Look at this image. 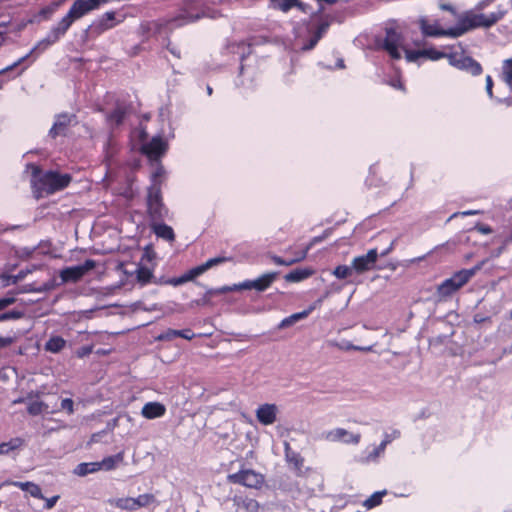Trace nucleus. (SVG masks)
I'll use <instances>...</instances> for the list:
<instances>
[{
    "instance_id": "obj_1",
    "label": "nucleus",
    "mask_w": 512,
    "mask_h": 512,
    "mask_svg": "<svg viewBox=\"0 0 512 512\" xmlns=\"http://www.w3.org/2000/svg\"><path fill=\"white\" fill-rule=\"evenodd\" d=\"M507 12V8L499 5L494 12L489 14H477L474 11H465L458 16L457 25L449 29H442L437 23L430 24L425 19L420 20V27L422 33L426 36L458 38L476 28L492 27L502 20Z\"/></svg>"
},
{
    "instance_id": "obj_2",
    "label": "nucleus",
    "mask_w": 512,
    "mask_h": 512,
    "mask_svg": "<svg viewBox=\"0 0 512 512\" xmlns=\"http://www.w3.org/2000/svg\"><path fill=\"white\" fill-rule=\"evenodd\" d=\"M105 1L106 0H76L70 7L67 14L57 23L56 26H54L50 30V32L47 34L45 38L38 41L26 56L20 58L11 66H8L5 69L1 70L0 74L6 71H10L13 68L17 67L33 53H42L43 51L48 49L51 45L58 42L60 38L65 35V33L68 31V29L74 21L82 18L90 11L97 9Z\"/></svg>"
},
{
    "instance_id": "obj_3",
    "label": "nucleus",
    "mask_w": 512,
    "mask_h": 512,
    "mask_svg": "<svg viewBox=\"0 0 512 512\" xmlns=\"http://www.w3.org/2000/svg\"><path fill=\"white\" fill-rule=\"evenodd\" d=\"M105 1L106 0H76L70 7L67 14L57 23L56 26H54L50 30V32L47 34L45 38L38 41L26 56L20 58L11 66H8L5 69L1 70L0 74L6 71H10L13 68L17 67L33 53H42L43 51L48 49L51 45L58 42L60 38L65 35V33L68 31V29L74 21L82 18L90 11L97 9Z\"/></svg>"
},
{
    "instance_id": "obj_4",
    "label": "nucleus",
    "mask_w": 512,
    "mask_h": 512,
    "mask_svg": "<svg viewBox=\"0 0 512 512\" xmlns=\"http://www.w3.org/2000/svg\"><path fill=\"white\" fill-rule=\"evenodd\" d=\"M28 169L31 170V184L37 197L62 190L67 187L71 181L69 174H61L54 171L42 173L40 169L33 164L29 165Z\"/></svg>"
},
{
    "instance_id": "obj_5",
    "label": "nucleus",
    "mask_w": 512,
    "mask_h": 512,
    "mask_svg": "<svg viewBox=\"0 0 512 512\" xmlns=\"http://www.w3.org/2000/svg\"><path fill=\"white\" fill-rule=\"evenodd\" d=\"M486 263V260L479 262L471 269H464L456 272L451 278L442 282L436 291L438 300H445L453 293L464 286Z\"/></svg>"
},
{
    "instance_id": "obj_6",
    "label": "nucleus",
    "mask_w": 512,
    "mask_h": 512,
    "mask_svg": "<svg viewBox=\"0 0 512 512\" xmlns=\"http://www.w3.org/2000/svg\"><path fill=\"white\" fill-rule=\"evenodd\" d=\"M379 47L383 48L391 58L400 59L404 50V37L393 27L385 29V37L378 41Z\"/></svg>"
},
{
    "instance_id": "obj_7",
    "label": "nucleus",
    "mask_w": 512,
    "mask_h": 512,
    "mask_svg": "<svg viewBox=\"0 0 512 512\" xmlns=\"http://www.w3.org/2000/svg\"><path fill=\"white\" fill-rule=\"evenodd\" d=\"M227 260L228 259L225 257L211 258V259L207 260L205 263L190 269L189 271L184 273L182 276H180L178 278L169 279L165 283L172 285V286H179L186 282L193 281L196 277L202 275L207 270H209L217 265H220V264L226 262Z\"/></svg>"
},
{
    "instance_id": "obj_8",
    "label": "nucleus",
    "mask_w": 512,
    "mask_h": 512,
    "mask_svg": "<svg viewBox=\"0 0 512 512\" xmlns=\"http://www.w3.org/2000/svg\"><path fill=\"white\" fill-rule=\"evenodd\" d=\"M147 209L153 221L162 220L167 215V209L161 199V190L157 186L148 190Z\"/></svg>"
},
{
    "instance_id": "obj_9",
    "label": "nucleus",
    "mask_w": 512,
    "mask_h": 512,
    "mask_svg": "<svg viewBox=\"0 0 512 512\" xmlns=\"http://www.w3.org/2000/svg\"><path fill=\"white\" fill-rule=\"evenodd\" d=\"M229 480L233 483L241 484L248 488L259 489L264 483V476L254 470H241L238 473L229 475Z\"/></svg>"
},
{
    "instance_id": "obj_10",
    "label": "nucleus",
    "mask_w": 512,
    "mask_h": 512,
    "mask_svg": "<svg viewBox=\"0 0 512 512\" xmlns=\"http://www.w3.org/2000/svg\"><path fill=\"white\" fill-rule=\"evenodd\" d=\"M322 437L328 442H341L348 445H358L361 441L360 433H353L340 427L324 432Z\"/></svg>"
},
{
    "instance_id": "obj_11",
    "label": "nucleus",
    "mask_w": 512,
    "mask_h": 512,
    "mask_svg": "<svg viewBox=\"0 0 512 512\" xmlns=\"http://www.w3.org/2000/svg\"><path fill=\"white\" fill-rule=\"evenodd\" d=\"M447 59L450 65L460 70H465L472 75H479L482 72L481 65L471 57L448 53Z\"/></svg>"
},
{
    "instance_id": "obj_12",
    "label": "nucleus",
    "mask_w": 512,
    "mask_h": 512,
    "mask_svg": "<svg viewBox=\"0 0 512 512\" xmlns=\"http://www.w3.org/2000/svg\"><path fill=\"white\" fill-rule=\"evenodd\" d=\"M95 261L86 260L82 265L65 268L61 271L60 277L64 282H77L88 271L95 267Z\"/></svg>"
},
{
    "instance_id": "obj_13",
    "label": "nucleus",
    "mask_w": 512,
    "mask_h": 512,
    "mask_svg": "<svg viewBox=\"0 0 512 512\" xmlns=\"http://www.w3.org/2000/svg\"><path fill=\"white\" fill-rule=\"evenodd\" d=\"M377 259V249H370L365 255L355 257L351 264L355 273L362 274L372 270L375 267Z\"/></svg>"
},
{
    "instance_id": "obj_14",
    "label": "nucleus",
    "mask_w": 512,
    "mask_h": 512,
    "mask_svg": "<svg viewBox=\"0 0 512 512\" xmlns=\"http://www.w3.org/2000/svg\"><path fill=\"white\" fill-rule=\"evenodd\" d=\"M279 409L275 404L260 405L255 412L257 420L263 425H272L277 420Z\"/></svg>"
},
{
    "instance_id": "obj_15",
    "label": "nucleus",
    "mask_w": 512,
    "mask_h": 512,
    "mask_svg": "<svg viewBox=\"0 0 512 512\" xmlns=\"http://www.w3.org/2000/svg\"><path fill=\"white\" fill-rule=\"evenodd\" d=\"M167 144L160 137H154L149 143L143 146L144 153L151 159L157 160L166 151Z\"/></svg>"
},
{
    "instance_id": "obj_16",
    "label": "nucleus",
    "mask_w": 512,
    "mask_h": 512,
    "mask_svg": "<svg viewBox=\"0 0 512 512\" xmlns=\"http://www.w3.org/2000/svg\"><path fill=\"white\" fill-rule=\"evenodd\" d=\"M166 413V407L160 402H148L141 410V415L146 419L160 418Z\"/></svg>"
},
{
    "instance_id": "obj_17",
    "label": "nucleus",
    "mask_w": 512,
    "mask_h": 512,
    "mask_svg": "<svg viewBox=\"0 0 512 512\" xmlns=\"http://www.w3.org/2000/svg\"><path fill=\"white\" fill-rule=\"evenodd\" d=\"M233 503L238 510L242 509L246 512H260L261 510V504L253 498L235 496L233 498Z\"/></svg>"
},
{
    "instance_id": "obj_18",
    "label": "nucleus",
    "mask_w": 512,
    "mask_h": 512,
    "mask_svg": "<svg viewBox=\"0 0 512 512\" xmlns=\"http://www.w3.org/2000/svg\"><path fill=\"white\" fill-rule=\"evenodd\" d=\"M73 115L70 114H60L56 117L55 122L50 129V136L55 138L64 133L68 125L72 122Z\"/></svg>"
},
{
    "instance_id": "obj_19",
    "label": "nucleus",
    "mask_w": 512,
    "mask_h": 512,
    "mask_svg": "<svg viewBox=\"0 0 512 512\" xmlns=\"http://www.w3.org/2000/svg\"><path fill=\"white\" fill-rule=\"evenodd\" d=\"M107 503L122 511H136L134 497H117L108 499Z\"/></svg>"
},
{
    "instance_id": "obj_20",
    "label": "nucleus",
    "mask_w": 512,
    "mask_h": 512,
    "mask_svg": "<svg viewBox=\"0 0 512 512\" xmlns=\"http://www.w3.org/2000/svg\"><path fill=\"white\" fill-rule=\"evenodd\" d=\"M278 277V272H269L253 280L254 289L261 292L266 290Z\"/></svg>"
},
{
    "instance_id": "obj_21",
    "label": "nucleus",
    "mask_w": 512,
    "mask_h": 512,
    "mask_svg": "<svg viewBox=\"0 0 512 512\" xmlns=\"http://www.w3.org/2000/svg\"><path fill=\"white\" fill-rule=\"evenodd\" d=\"M314 270L311 268L295 269L284 276L287 282L297 283L301 282L314 274Z\"/></svg>"
},
{
    "instance_id": "obj_22",
    "label": "nucleus",
    "mask_w": 512,
    "mask_h": 512,
    "mask_svg": "<svg viewBox=\"0 0 512 512\" xmlns=\"http://www.w3.org/2000/svg\"><path fill=\"white\" fill-rule=\"evenodd\" d=\"M124 460V453L120 452L116 455L108 456L104 458L102 461H99L100 470L111 471L115 469L118 465H120Z\"/></svg>"
},
{
    "instance_id": "obj_23",
    "label": "nucleus",
    "mask_w": 512,
    "mask_h": 512,
    "mask_svg": "<svg viewBox=\"0 0 512 512\" xmlns=\"http://www.w3.org/2000/svg\"><path fill=\"white\" fill-rule=\"evenodd\" d=\"M8 483L22 489L23 491H27L34 498L44 499V496L41 492L40 487L33 482L14 481V482H8Z\"/></svg>"
},
{
    "instance_id": "obj_24",
    "label": "nucleus",
    "mask_w": 512,
    "mask_h": 512,
    "mask_svg": "<svg viewBox=\"0 0 512 512\" xmlns=\"http://www.w3.org/2000/svg\"><path fill=\"white\" fill-rule=\"evenodd\" d=\"M275 8L283 12H288L292 7H298L300 10L305 11L306 5L299 0H271Z\"/></svg>"
},
{
    "instance_id": "obj_25",
    "label": "nucleus",
    "mask_w": 512,
    "mask_h": 512,
    "mask_svg": "<svg viewBox=\"0 0 512 512\" xmlns=\"http://www.w3.org/2000/svg\"><path fill=\"white\" fill-rule=\"evenodd\" d=\"M152 229L154 231V233L158 236V237H161L165 240H168V241H172L174 240V232H173V229L166 225V224H163V223H153L152 225Z\"/></svg>"
},
{
    "instance_id": "obj_26",
    "label": "nucleus",
    "mask_w": 512,
    "mask_h": 512,
    "mask_svg": "<svg viewBox=\"0 0 512 512\" xmlns=\"http://www.w3.org/2000/svg\"><path fill=\"white\" fill-rule=\"evenodd\" d=\"M97 471H100L98 462H89L78 464L74 468L73 473L77 476L83 477L90 473H95Z\"/></svg>"
},
{
    "instance_id": "obj_27",
    "label": "nucleus",
    "mask_w": 512,
    "mask_h": 512,
    "mask_svg": "<svg viewBox=\"0 0 512 512\" xmlns=\"http://www.w3.org/2000/svg\"><path fill=\"white\" fill-rule=\"evenodd\" d=\"M328 28H329V22H327V21L321 22L319 24V26L317 27L314 35L310 39L309 44L305 45L303 47V49L304 50L312 49L317 44V42L321 39V37L327 32Z\"/></svg>"
},
{
    "instance_id": "obj_28",
    "label": "nucleus",
    "mask_w": 512,
    "mask_h": 512,
    "mask_svg": "<svg viewBox=\"0 0 512 512\" xmlns=\"http://www.w3.org/2000/svg\"><path fill=\"white\" fill-rule=\"evenodd\" d=\"M66 345V341L60 336H52L45 344V350L51 353L60 352Z\"/></svg>"
},
{
    "instance_id": "obj_29",
    "label": "nucleus",
    "mask_w": 512,
    "mask_h": 512,
    "mask_svg": "<svg viewBox=\"0 0 512 512\" xmlns=\"http://www.w3.org/2000/svg\"><path fill=\"white\" fill-rule=\"evenodd\" d=\"M310 313H311V309H306L302 312L294 313V314L290 315L289 317L283 319L279 325V328H286V327L292 326L297 321L306 318Z\"/></svg>"
},
{
    "instance_id": "obj_30",
    "label": "nucleus",
    "mask_w": 512,
    "mask_h": 512,
    "mask_svg": "<svg viewBox=\"0 0 512 512\" xmlns=\"http://www.w3.org/2000/svg\"><path fill=\"white\" fill-rule=\"evenodd\" d=\"M501 78L512 90V58L503 61Z\"/></svg>"
},
{
    "instance_id": "obj_31",
    "label": "nucleus",
    "mask_w": 512,
    "mask_h": 512,
    "mask_svg": "<svg viewBox=\"0 0 512 512\" xmlns=\"http://www.w3.org/2000/svg\"><path fill=\"white\" fill-rule=\"evenodd\" d=\"M385 447L380 443L378 446L373 447L372 451L369 452L361 461L363 463H375L385 453Z\"/></svg>"
},
{
    "instance_id": "obj_32",
    "label": "nucleus",
    "mask_w": 512,
    "mask_h": 512,
    "mask_svg": "<svg viewBox=\"0 0 512 512\" xmlns=\"http://www.w3.org/2000/svg\"><path fill=\"white\" fill-rule=\"evenodd\" d=\"M203 17L202 14H191L188 12H184L180 14L178 17H176L173 21L176 23L177 26H182L189 23H194L201 19Z\"/></svg>"
},
{
    "instance_id": "obj_33",
    "label": "nucleus",
    "mask_w": 512,
    "mask_h": 512,
    "mask_svg": "<svg viewBox=\"0 0 512 512\" xmlns=\"http://www.w3.org/2000/svg\"><path fill=\"white\" fill-rule=\"evenodd\" d=\"M156 501L155 496L150 493L141 494L137 497H134V503L136 510L147 507L150 504L154 503Z\"/></svg>"
},
{
    "instance_id": "obj_34",
    "label": "nucleus",
    "mask_w": 512,
    "mask_h": 512,
    "mask_svg": "<svg viewBox=\"0 0 512 512\" xmlns=\"http://www.w3.org/2000/svg\"><path fill=\"white\" fill-rule=\"evenodd\" d=\"M386 490L377 491L373 493L368 499L363 502V506L367 509H372L382 502V498L386 495Z\"/></svg>"
},
{
    "instance_id": "obj_35",
    "label": "nucleus",
    "mask_w": 512,
    "mask_h": 512,
    "mask_svg": "<svg viewBox=\"0 0 512 512\" xmlns=\"http://www.w3.org/2000/svg\"><path fill=\"white\" fill-rule=\"evenodd\" d=\"M23 441L20 438H14L10 440L9 442H4L0 444V455H6L10 451H13L20 446H22Z\"/></svg>"
},
{
    "instance_id": "obj_36",
    "label": "nucleus",
    "mask_w": 512,
    "mask_h": 512,
    "mask_svg": "<svg viewBox=\"0 0 512 512\" xmlns=\"http://www.w3.org/2000/svg\"><path fill=\"white\" fill-rule=\"evenodd\" d=\"M125 114L126 108L124 106L118 105L115 110L108 116V121L118 125L123 121Z\"/></svg>"
},
{
    "instance_id": "obj_37",
    "label": "nucleus",
    "mask_w": 512,
    "mask_h": 512,
    "mask_svg": "<svg viewBox=\"0 0 512 512\" xmlns=\"http://www.w3.org/2000/svg\"><path fill=\"white\" fill-rule=\"evenodd\" d=\"M354 269L351 266L339 265L333 270V275L338 279H345L352 275Z\"/></svg>"
},
{
    "instance_id": "obj_38",
    "label": "nucleus",
    "mask_w": 512,
    "mask_h": 512,
    "mask_svg": "<svg viewBox=\"0 0 512 512\" xmlns=\"http://www.w3.org/2000/svg\"><path fill=\"white\" fill-rule=\"evenodd\" d=\"M163 176H164L163 167L160 165H157L155 168V171L152 172V174H151V186L150 187L157 186L158 188L161 189V183H162Z\"/></svg>"
},
{
    "instance_id": "obj_39",
    "label": "nucleus",
    "mask_w": 512,
    "mask_h": 512,
    "mask_svg": "<svg viewBox=\"0 0 512 512\" xmlns=\"http://www.w3.org/2000/svg\"><path fill=\"white\" fill-rule=\"evenodd\" d=\"M448 53L438 51L435 48L423 49V57L436 61L442 58H447Z\"/></svg>"
},
{
    "instance_id": "obj_40",
    "label": "nucleus",
    "mask_w": 512,
    "mask_h": 512,
    "mask_svg": "<svg viewBox=\"0 0 512 512\" xmlns=\"http://www.w3.org/2000/svg\"><path fill=\"white\" fill-rule=\"evenodd\" d=\"M213 296H216L213 288H208L204 296L201 299L194 300L192 304H195L197 306L211 305V298Z\"/></svg>"
},
{
    "instance_id": "obj_41",
    "label": "nucleus",
    "mask_w": 512,
    "mask_h": 512,
    "mask_svg": "<svg viewBox=\"0 0 512 512\" xmlns=\"http://www.w3.org/2000/svg\"><path fill=\"white\" fill-rule=\"evenodd\" d=\"M115 19V13L114 12H106L101 19L99 20V25L103 29H110L114 26L112 21Z\"/></svg>"
},
{
    "instance_id": "obj_42",
    "label": "nucleus",
    "mask_w": 512,
    "mask_h": 512,
    "mask_svg": "<svg viewBox=\"0 0 512 512\" xmlns=\"http://www.w3.org/2000/svg\"><path fill=\"white\" fill-rule=\"evenodd\" d=\"M152 278V272L145 267H141L137 270V280L142 283L146 284L150 281Z\"/></svg>"
},
{
    "instance_id": "obj_43",
    "label": "nucleus",
    "mask_w": 512,
    "mask_h": 512,
    "mask_svg": "<svg viewBox=\"0 0 512 512\" xmlns=\"http://www.w3.org/2000/svg\"><path fill=\"white\" fill-rule=\"evenodd\" d=\"M46 408H47V406L43 402L34 401L29 404L28 412L31 415H38V414L42 413Z\"/></svg>"
},
{
    "instance_id": "obj_44",
    "label": "nucleus",
    "mask_w": 512,
    "mask_h": 512,
    "mask_svg": "<svg viewBox=\"0 0 512 512\" xmlns=\"http://www.w3.org/2000/svg\"><path fill=\"white\" fill-rule=\"evenodd\" d=\"M180 330H174V329H168L167 331L161 333L159 336H157V340L160 341H170L173 340L175 337H179Z\"/></svg>"
},
{
    "instance_id": "obj_45",
    "label": "nucleus",
    "mask_w": 512,
    "mask_h": 512,
    "mask_svg": "<svg viewBox=\"0 0 512 512\" xmlns=\"http://www.w3.org/2000/svg\"><path fill=\"white\" fill-rule=\"evenodd\" d=\"M403 52L405 53V58L408 62H415L420 57H423V50H408L406 47L404 48Z\"/></svg>"
},
{
    "instance_id": "obj_46",
    "label": "nucleus",
    "mask_w": 512,
    "mask_h": 512,
    "mask_svg": "<svg viewBox=\"0 0 512 512\" xmlns=\"http://www.w3.org/2000/svg\"><path fill=\"white\" fill-rule=\"evenodd\" d=\"M401 433L399 430H393L391 433H385L381 444L386 448L393 440L398 439Z\"/></svg>"
},
{
    "instance_id": "obj_47",
    "label": "nucleus",
    "mask_w": 512,
    "mask_h": 512,
    "mask_svg": "<svg viewBox=\"0 0 512 512\" xmlns=\"http://www.w3.org/2000/svg\"><path fill=\"white\" fill-rule=\"evenodd\" d=\"M56 9H57V4L47 6L43 9H41V11L39 12V16L42 17L43 19L47 20L54 14Z\"/></svg>"
},
{
    "instance_id": "obj_48",
    "label": "nucleus",
    "mask_w": 512,
    "mask_h": 512,
    "mask_svg": "<svg viewBox=\"0 0 512 512\" xmlns=\"http://www.w3.org/2000/svg\"><path fill=\"white\" fill-rule=\"evenodd\" d=\"M493 2L494 0H481L475 5L474 9H471L470 11H474L477 14H482L481 11L490 6Z\"/></svg>"
},
{
    "instance_id": "obj_49",
    "label": "nucleus",
    "mask_w": 512,
    "mask_h": 512,
    "mask_svg": "<svg viewBox=\"0 0 512 512\" xmlns=\"http://www.w3.org/2000/svg\"><path fill=\"white\" fill-rule=\"evenodd\" d=\"M73 406H74L73 400L70 398H65L61 401V408L63 410H66L69 414L73 413V411H74Z\"/></svg>"
},
{
    "instance_id": "obj_50",
    "label": "nucleus",
    "mask_w": 512,
    "mask_h": 512,
    "mask_svg": "<svg viewBox=\"0 0 512 512\" xmlns=\"http://www.w3.org/2000/svg\"><path fill=\"white\" fill-rule=\"evenodd\" d=\"M271 260H272L276 265L291 266V265L295 264V261H291V259H289V260H284V259H282L281 257L276 256V255H272V256H271Z\"/></svg>"
},
{
    "instance_id": "obj_51",
    "label": "nucleus",
    "mask_w": 512,
    "mask_h": 512,
    "mask_svg": "<svg viewBox=\"0 0 512 512\" xmlns=\"http://www.w3.org/2000/svg\"><path fill=\"white\" fill-rule=\"evenodd\" d=\"M235 291L238 290H246V289H254L253 280H246L239 284H234Z\"/></svg>"
},
{
    "instance_id": "obj_52",
    "label": "nucleus",
    "mask_w": 512,
    "mask_h": 512,
    "mask_svg": "<svg viewBox=\"0 0 512 512\" xmlns=\"http://www.w3.org/2000/svg\"><path fill=\"white\" fill-rule=\"evenodd\" d=\"M486 92L489 98H493V80L491 76H486Z\"/></svg>"
},
{
    "instance_id": "obj_53",
    "label": "nucleus",
    "mask_w": 512,
    "mask_h": 512,
    "mask_svg": "<svg viewBox=\"0 0 512 512\" xmlns=\"http://www.w3.org/2000/svg\"><path fill=\"white\" fill-rule=\"evenodd\" d=\"M213 290L215 292V295H219V294H224V293H228V292H233V291H235V287H234V285L222 286L219 288H213Z\"/></svg>"
},
{
    "instance_id": "obj_54",
    "label": "nucleus",
    "mask_w": 512,
    "mask_h": 512,
    "mask_svg": "<svg viewBox=\"0 0 512 512\" xmlns=\"http://www.w3.org/2000/svg\"><path fill=\"white\" fill-rule=\"evenodd\" d=\"M475 230H477L478 232L482 233V234H490L492 233V229L490 226L488 225H485V224H476L475 227H474Z\"/></svg>"
},
{
    "instance_id": "obj_55",
    "label": "nucleus",
    "mask_w": 512,
    "mask_h": 512,
    "mask_svg": "<svg viewBox=\"0 0 512 512\" xmlns=\"http://www.w3.org/2000/svg\"><path fill=\"white\" fill-rule=\"evenodd\" d=\"M15 302L14 297H5L0 299V311L5 309L6 307L12 305Z\"/></svg>"
},
{
    "instance_id": "obj_56",
    "label": "nucleus",
    "mask_w": 512,
    "mask_h": 512,
    "mask_svg": "<svg viewBox=\"0 0 512 512\" xmlns=\"http://www.w3.org/2000/svg\"><path fill=\"white\" fill-rule=\"evenodd\" d=\"M58 499H59V496H58V495L53 496V497H51V498H45V497H44V499H43V500H45V502H46V503H45V508H46V509H48V510H49V509H52V508L55 506V504H56V502L58 501Z\"/></svg>"
},
{
    "instance_id": "obj_57",
    "label": "nucleus",
    "mask_w": 512,
    "mask_h": 512,
    "mask_svg": "<svg viewBox=\"0 0 512 512\" xmlns=\"http://www.w3.org/2000/svg\"><path fill=\"white\" fill-rule=\"evenodd\" d=\"M6 321L20 319L23 314L19 311H9L5 313Z\"/></svg>"
},
{
    "instance_id": "obj_58",
    "label": "nucleus",
    "mask_w": 512,
    "mask_h": 512,
    "mask_svg": "<svg viewBox=\"0 0 512 512\" xmlns=\"http://www.w3.org/2000/svg\"><path fill=\"white\" fill-rule=\"evenodd\" d=\"M311 246H312V244H309L304 251L298 253L297 257L291 259V261H295V263H298V262L304 260L307 257L308 250L311 248Z\"/></svg>"
},
{
    "instance_id": "obj_59",
    "label": "nucleus",
    "mask_w": 512,
    "mask_h": 512,
    "mask_svg": "<svg viewBox=\"0 0 512 512\" xmlns=\"http://www.w3.org/2000/svg\"><path fill=\"white\" fill-rule=\"evenodd\" d=\"M178 336L182 337L184 339H187V340H191L195 335L191 330L186 329V330H180V334Z\"/></svg>"
},
{
    "instance_id": "obj_60",
    "label": "nucleus",
    "mask_w": 512,
    "mask_h": 512,
    "mask_svg": "<svg viewBox=\"0 0 512 512\" xmlns=\"http://www.w3.org/2000/svg\"><path fill=\"white\" fill-rule=\"evenodd\" d=\"M13 339L10 337H0V349L10 346Z\"/></svg>"
},
{
    "instance_id": "obj_61",
    "label": "nucleus",
    "mask_w": 512,
    "mask_h": 512,
    "mask_svg": "<svg viewBox=\"0 0 512 512\" xmlns=\"http://www.w3.org/2000/svg\"><path fill=\"white\" fill-rule=\"evenodd\" d=\"M479 211L477 210H468V211H463V212H457V213H454L451 217H457L458 215H461V216H470V215H476L478 214Z\"/></svg>"
},
{
    "instance_id": "obj_62",
    "label": "nucleus",
    "mask_w": 512,
    "mask_h": 512,
    "mask_svg": "<svg viewBox=\"0 0 512 512\" xmlns=\"http://www.w3.org/2000/svg\"><path fill=\"white\" fill-rule=\"evenodd\" d=\"M346 349H354V350H359V351H371L372 350V347L369 346V347H360V346H355V345H352V344H349Z\"/></svg>"
},
{
    "instance_id": "obj_63",
    "label": "nucleus",
    "mask_w": 512,
    "mask_h": 512,
    "mask_svg": "<svg viewBox=\"0 0 512 512\" xmlns=\"http://www.w3.org/2000/svg\"><path fill=\"white\" fill-rule=\"evenodd\" d=\"M507 243H508V242H506V241H505V242H504V245H503L502 247H500V248H498L497 250L493 251V252H492V254H491V257H493V258L499 257V256L502 254V252L504 251V249H505V245H506Z\"/></svg>"
},
{
    "instance_id": "obj_64",
    "label": "nucleus",
    "mask_w": 512,
    "mask_h": 512,
    "mask_svg": "<svg viewBox=\"0 0 512 512\" xmlns=\"http://www.w3.org/2000/svg\"><path fill=\"white\" fill-rule=\"evenodd\" d=\"M322 304V298L317 299L313 304H311L307 309H311V312L316 308L320 307Z\"/></svg>"
}]
</instances>
